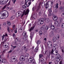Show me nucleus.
Returning <instances> with one entry per match:
<instances>
[{
	"label": "nucleus",
	"instance_id": "4be33fe9",
	"mask_svg": "<svg viewBox=\"0 0 64 64\" xmlns=\"http://www.w3.org/2000/svg\"><path fill=\"white\" fill-rule=\"evenodd\" d=\"M53 41L54 42H55L56 41V37L54 36L53 37Z\"/></svg>",
	"mask_w": 64,
	"mask_h": 64
},
{
	"label": "nucleus",
	"instance_id": "b1692460",
	"mask_svg": "<svg viewBox=\"0 0 64 64\" xmlns=\"http://www.w3.org/2000/svg\"><path fill=\"white\" fill-rule=\"evenodd\" d=\"M40 21H42L44 22V19L43 18H41L39 20V22H40Z\"/></svg>",
	"mask_w": 64,
	"mask_h": 64
},
{
	"label": "nucleus",
	"instance_id": "a18cd8bd",
	"mask_svg": "<svg viewBox=\"0 0 64 64\" xmlns=\"http://www.w3.org/2000/svg\"><path fill=\"white\" fill-rule=\"evenodd\" d=\"M54 13H56L57 12V10H55L54 11Z\"/></svg>",
	"mask_w": 64,
	"mask_h": 64
},
{
	"label": "nucleus",
	"instance_id": "c756f323",
	"mask_svg": "<svg viewBox=\"0 0 64 64\" xmlns=\"http://www.w3.org/2000/svg\"><path fill=\"white\" fill-rule=\"evenodd\" d=\"M34 27H35L34 26H33V27H32V28H31L29 30L30 31H30H32V30H33V29H34Z\"/></svg>",
	"mask_w": 64,
	"mask_h": 64
},
{
	"label": "nucleus",
	"instance_id": "603ef678",
	"mask_svg": "<svg viewBox=\"0 0 64 64\" xmlns=\"http://www.w3.org/2000/svg\"><path fill=\"white\" fill-rule=\"evenodd\" d=\"M12 2L14 3V4H15V2L16 1V0H12Z\"/></svg>",
	"mask_w": 64,
	"mask_h": 64
},
{
	"label": "nucleus",
	"instance_id": "58836bf2",
	"mask_svg": "<svg viewBox=\"0 0 64 64\" xmlns=\"http://www.w3.org/2000/svg\"><path fill=\"white\" fill-rule=\"evenodd\" d=\"M26 57H28L29 56V55L28 53H27L25 55Z\"/></svg>",
	"mask_w": 64,
	"mask_h": 64
},
{
	"label": "nucleus",
	"instance_id": "ddd939ff",
	"mask_svg": "<svg viewBox=\"0 0 64 64\" xmlns=\"http://www.w3.org/2000/svg\"><path fill=\"white\" fill-rule=\"evenodd\" d=\"M7 1H4L2 2V3H1V5H3V4H6L7 3V2L8 1V0H6Z\"/></svg>",
	"mask_w": 64,
	"mask_h": 64
},
{
	"label": "nucleus",
	"instance_id": "864d4df0",
	"mask_svg": "<svg viewBox=\"0 0 64 64\" xmlns=\"http://www.w3.org/2000/svg\"><path fill=\"white\" fill-rule=\"evenodd\" d=\"M26 4L27 7H29V6H30V5H29V4H27V2L26 3V4Z\"/></svg>",
	"mask_w": 64,
	"mask_h": 64
},
{
	"label": "nucleus",
	"instance_id": "79ce46f5",
	"mask_svg": "<svg viewBox=\"0 0 64 64\" xmlns=\"http://www.w3.org/2000/svg\"><path fill=\"white\" fill-rule=\"evenodd\" d=\"M22 8H24V9H25L27 8L26 6L25 5H24L22 6Z\"/></svg>",
	"mask_w": 64,
	"mask_h": 64
},
{
	"label": "nucleus",
	"instance_id": "cd10ccee",
	"mask_svg": "<svg viewBox=\"0 0 64 64\" xmlns=\"http://www.w3.org/2000/svg\"><path fill=\"white\" fill-rule=\"evenodd\" d=\"M42 6L43 7V6H44L45 7V3L44 2H43L42 3Z\"/></svg>",
	"mask_w": 64,
	"mask_h": 64
},
{
	"label": "nucleus",
	"instance_id": "e2e57ef3",
	"mask_svg": "<svg viewBox=\"0 0 64 64\" xmlns=\"http://www.w3.org/2000/svg\"><path fill=\"white\" fill-rule=\"evenodd\" d=\"M6 50V49L5 50H4L3 52V53L4 54V53H5Z\"/></svg>",
	"mask_w": 64,
	"mask_h": 64
},
{
	"label": "nucleus",
	"instance_id": "13d9d810",
	"mask_svg": "<svg viewBox=\"0 0 64 64\" xmlns=\"http://www.w3.org/2000/svg\"><path fill=\"white\" fill-rule=\"evenodd\" d=\"M10 62H13V60L12 59V58H11V59L10 60Z\"/></svg>",
	"mask_w": 64,
	"mask_h": 64
},
{
	"label": "nucleus",
	"instance_id": "9d476101",
	"mask_svg": "<svg viewBox=\"0 0 64 64\" xmlns=\"http://www.w3.org/2000/svg\"><path fill=\"white\" fill-rule=\"evenodd\" d=\"M49 1H48L46 3L45 6L46 9H47V8H48V7H49V4L48 3H49Z\"/></svg>",
	"mask_w": 64,
	"mask_h": 64
},
{
	"label": "nucleus",
	"instance_id": "473e14b6",
	"mask_svg": "<svg viewBox=\"0 0 64 64\" xmlns=\"http://www.w3.org/2000/svg\"><path fill=\"white\" fill-rule=\"evenodd\" d=\"M39 33L40 35H42L43 34V32L41 31H40L39 32Z\"/></svg>",
	"mask_w": 64,
	"mask_h": 64
},
{
	"label": "nucleus",
	"instance_id": "bb28decb",
	"mask_svg": "<svg viewBox=\"0 0 64 64\" xmlns=\"http://www.w3.org/2000/svg\"><path fill=\"white\" fill-rule=\"evenodd\" d=\"M52 45L51 44H48V47L49 48H52Z\"/></svg>",
	"mask_w": 64,
	"mask_h": 64
},
{
	"label": "nucleus",
	"instance_id": "39448f33",
	"mask_svg": "<svg viewBox=\"0 0 64 64\" xmlns=\"http://www.w3.org/2000/svg\"><path fill=\"white\" fill-rule=\"evenodd\" d=\"M21 13H22L21 12H18L16 14V15L17 17H18L19 16H21Z\"/></svg>",
	"mask_w": 64,
	"mask_h": 64
},
{
	"label": "nucleus",
	"instance_id": "3c124183",
	"mask_svg": "<svg viewBox=\"0 0 64 64\" xmlns=\"http://www.w3.org/2000/svg\"><path fill=\"white\" fill-rule=\"evenodd\" d=\"M1 60H2V58H1V55H0V63H1Z\"/></svg>",
	"mask_w": 64,
	"mask_h": 64
},
{
	"label": "nucleus",
	"instance_id": "6e6d98bb",
	"mask_svg": "<svg viewBox=\"0 0 64 64\" xmlns=\"http://www.w3.org/2000/svg\"><path fill=\"white\" fill-rule=\"evenodd\" d=\"M50 54H49L48 55H47V57L48 58H49V59H50Z\"/></svg>",
	"mask_w": 64,
	"mask_h": 64
},
{
	"label": "nucleus",
	"instance_id": "49530a36",
	"mask_svg": "<svg viewBox=\"0 0 64 64\" xmlns=\"http://www.w3.org/2000/svg\"><path fill=\"white\" fill-rule=\"evenodd\" d=\"M5 35H4L2 36V40H3Z\"/></svg>",
	"mask_w": 64,
	"mask_h": 64
},
{
	"label": "nucleus",
	"instance_id": "c9c22d12",
	"mask_svg": "<svg viewBox=\"0 0 64 64\" xmlns=\"http://www.w3.org/2000/svg\"><path fill=\"white\" fill-rule=\"evenodd\" d=\"M50 2L51 4L52 8V7H53V2L52 1H51Z\"/></svg>",
	"mask_w": 64,
	"mask_h": 64
},
{
	"label": "nucleus",
	"instance_id": "0e129e2a",
	"mask_svg": "<svg viewBox=\"0 0 64 64\" xmlns=\"http://www.w3.org/2000/svg\"><path fill=\"white\" fill-rule=\"evenodd\" d=\"M41 29L42 30H45V28L42 27V28H41Z\"/></svg>",
	"mask_w": 64,
	"mask_h": 64
},
{
	"label": "nucleus",
	"instance_id": "c03bdc74",
	"mask_svg": "<svg viewBox=\"0 0 64 64\" xmlns=\"http://www.w3.org/2000/svg\"><path fill=\"white\" fill-rule=\"evenodd\" d=\"M50 33L52 35V36H53V34H54V32L53 31H51L50 32Z\"/></svg>",
	"mask_w": 64,
	"mask_h": 64
},
{
	"label": "nucleus",
	"instance_id": "69168bd1",
	"mask_svg": "<svg viewBox=\"0 0 64 64\" xmlns=\"http://www.w3.org/2000/svg\"><path fill=\"white\" fill-rule=\"evenodd\" d=\"M12 52V50H10L8 52V53H11Z\"/></svg>",
	"mask_w": 64,
	"mask_h": 64
},
{
	"label": "nucleus",
	"instance_id": "0eeeda50",
	"mask_svg": "<svg viewBox=\"0 0 64 64\" xmlns=\"http://www.w3.org/2000/svg\"><path fill=\"white\" fill-rule=\"evenodd\" d=\"M2 15L3 17L5 16V17H6V18H7L9 15V14H8V13H7V14H6L3 13Z\"/></svg>",
	"mask_w": 64,
	"mask_h": 64
},
{
	"label": "nucleus",
	"instance_id": "9b49d317",
	"mask_svg": "<svg viewBox=\"0 0 64 64\" xmlns=\"http://www.w3.org/2000/svg\"><path fill=\"white\" fill-rule=\"evenodd\" d=\"M24 36L23 37V39L25 41H26V40H27V37H28V36L26 35Z\"/></svg>",
	"mask_w": 64,
	"mask_h": 64
},
{
	"label": "nucleus",
	"instance_id": "2f4dec72",
	"mask_svg": "<svg viewBox=\"0 0 64 64\" xmlns=\"http://www.w3.org/2000/svg\"><path fill=\"white\" fill-rule=\"evenodd\" d=\"M51 8H52L48 9V11L49 13H51V12H52V10H51Z\"/></svg>",
	"mask_w": 64,
	"mask_h": 64
},
{
	"label": "nucleus",
	"instance_id": "5fc2aeb1",
	"mask_svg": "<svg viewBox=\"0 0 64 64\" xmlns=\"http://www.w3.org/2000/svg\"><path fill=\"white\" fill-rule=\"evenodd\" d=\"M62 28H64V24H63L62 25Z\"/></svg>",
	"mask_w": 64,
	"mask_h": 64
},
{
	"label": "nucleus",
	"instance_id": "680f3d73",
	"mask_svg": "<svg viewBox=\"0 0 64 64\" xmlns=\"http://www.w3.org/2000/svg\"><path fill=\"white\" fill-rule=\"evenodd\" d=\"M52 15V14L51 12H49L48 15L49 16H51Z\"/></svg>",
	"mask_w": 64,
	"mask_h": 64
},
{
	"label": "nucleus",
	"instance_id": "4468645a",
	"mask_svg": "<svg viewBox=\"0 0 64 64\" xmlns=\"http://www.w3.org/2000/svg\"><path fill=\"white\" fill-rule=\"evenodd\" d=\"M34 33L33 32H32L30 34V38L31 39H32V38H33V35H34Z\"/></svg>",
	"mask_w": 64,
	"mask_h": 64
},
{
	"label": "nucleus",
	"instance_id": "5701e85b",
	"mask_svg": "<svg viewBox=\"0 0 64 64\" xmlns=\"http://www.w3.org/2000/svg\"><path fill=\"white\" fill-rule=\"evenodd\" d=\"M8 41V38H5L4 40L3 41V42L4 43H5V42H6V41Z\"/></svg>",
	"mask_w": 64,
	"mask_h": 64
},
{
	"label": "nucleus",
	"instance_id": "6ab92c4d",
	"mask_svg": "<svg viewBox=\"0 0 64 64\" xmlns=\"http://www.w3.org/2000/svg\"><path fill=\"white\" fill-rule=\"evenodd\" d=\"M57 46H58L56 44L54 45L53 46V49H56V48H57Z\"/></svg>",
	"mask_w": 64,
	"mask_h": 64
},
{
	"label": "nucleus",
	"instance_id": "4c0bfd02",
	"mask_svg": "<svg viewBox=\"0 0 64 64\" xmlns=\"http://www.w3.org/2000/svg\"><path fill=\"white\" fill-rule=\"evenodd\" d=\"M48 28H49V27L48 26H46L45 29L46 30H48Z\"/></svg>",
	"mask_w": 64,
	"mask_h": 64
},
{
	"label": "nucleus",
	"instance_id": "412c9836",
	"mask_svg": "<svg viewBox=\"0 0 64 64\" xmlns=\"http://www.w3.org/2000/svg\"><path fill=\"white\" fill-rule=\"evenodd\" d=\"M59 9L60 10H62L63 11L64 10V6H60V7Z\"/></svg>",
	"mask_w": 64,
	"mask_h": 64
},
{
	"label": "nucleus",
	"instance_id": "37998d69",
	"mask_svg": "<svg viewBox=\"0 0 64 64\" xmlns=\"http://www.w3.org/2000/svg\"><path fill=\"white\" fill-rule=\"evenodd\" d=\"M26 35V32H24L22 34V36H25V35Z\"/></svg>",
	"mask_w": 64,
	"mask_h": 64
},
{
	"label": "nucleus",
	"instance_id": "e433bc0d",
	"mask_svg": "<svg viewBox=\"0 0 64 64\" xmlns=\"http://www.w3.org/2000/svg\"><path fill=\"white\" fill-rule=\"evenodd\" d=\"M7 23L8 25H11V23L10 21H7Z\"/></svg>",
	"mask_w": 64,
	"mask_h": 64
},
{
	"label": "nucleus",
	"instance_id": "09e8293b",
	"mask_svg": "<svg viewBox=\"0 0 64 64\" xmlns=\"http://www.w3.org/2000/svg\"><path fill=\"white\" fill-rule=\"evenodd\" d=\"M39 60H40V58H42V56H43L41 54H40L39 55Z\"/></svg>",
	"mask_w": 64,
	"mask_h": 64
},
{
	"label": "nucleus",
	"instance_id": "a211bd4d",
	"mask_svg": "<svg viewBox=\"0 0 64 64\" xmlns=\"http://www.w3.org/2000/svg\"><path fill=\"white\" fill-rule=\"evenodd\" d=\"M58 22L56 21V22H54V25L55 26L57 27V26L58 27Z\"/></svg>",
	"mask_w": 64,
	"mask_h": 64
},
{
	"label": "nucleus",
	"instance_id": "f257e3e1",
	"mask_svg": "<svg viewBox=\"0 0 64 64\" xmlns=\"http://www.w3.org/2000/svg\"><path fill=\"white\" fill-rule=\"evenodd\" d=\"M25 11H26V9H25L23 12H22V14L21 16V18H22V17L24 16V14L25 15H26L27 14L29 13V9H28L25 12Z\"/></svg>",
	"mask_w": 64,
	"mask_h": 64
},
{
	"label": "nucleus",
	"instance_id": "774afa93",
	"mask_svg": "<svg viewBox=\"0 0 64 64\" xmlns=\"http://www.w3.org/2000/svg\"><path fill=\"white\" fill-rule=\"evenodd\" d=\"M60 64H62V62L61 61L59 62Z\"/></svg>",
	"mask_w": 64,
	"mask_h": 64
},
{
	"label": "nucleus",
	"instance_id": "2eb2a0df",
	"mask_svg": "<svg viewBox=\"0 0 64 64\" xmlns=\"http://www.w3.org/2000/svg\"><path fill=\"white\" fill-rule=\"evenodd\" d=\"M58 19V18H57V16H54L53 17V20L54 21H56Z\"/></svg>",
	"mask_w": 64,
	"mask_h": 64
},
{
	"label": "nucleus",
	"instance_id": "ea45409f",
	"mask_svg": "<svg viewBox=\"0 0 64 64\" xmlns=\"http://www.w3.org/2000/svg\"><path fill=\"white\" fill-rule=\"evenodd\" d=\"M58 4H56V8H58Z\"/></svg>",
	"mask_w": 64,
	"mask_h": 64
},
{
	"label": "nucleus",
	"instance_id": "393cba45",
	"mask_svg": "<svg viewBox=\"0 0 64 64\" xmlns=\"http://www.w3.org/2000/svg\"><path fill=\"white\" fill-rule=\"evenodd\" d=\"M1 62H2V63H6V59H4L2 60H1Z\"/></svg>",
	"mask_w": 64,
	"mask_h": 64
},
{
	"label": "nucleus",
	"instance_id": "bf43d9fd",
	"mask_svg": "<svg viewBox=\"0 0 64 64\" xmlns=\"http://www.w3.org/2000/svg\"><path fill=\"white\" fill-rule=\"evenodd\" d=\"M60 22H62V18H60Z\"/></svg>",
	"mask_w": 64,
	"mask_h": 64
},
{
	"label": "nucleus",
	"instance_id": "f3484780",
	"mask_svg": "<svg viewBox=\"0 0 64 64\" xmlns=\"http://www.w3.org/2000/svg\"><path fill=\"white\" fill-rule=\"evenodd\" d=\"M15 57H16V56H12L11 58L13 62H15V60H16V58H15Z\"/></svg>",
	"mask_w": 64,
	"mask_h": 64
},
{
	"label": "nucleus",
	"instance_id": "052dcab7",
	"mask_svg": "<svg viewBox=\"0 0 64 64\" xmlns=\"http://www.w3.org/2000/svg\"><path fill=\"white\" fill-rule=\"evenodd\" d=\"M61 50H64V46H62L61 47Z\"/></svg>",
	"mask_w": 64,
	"mask_h": 64
},
{
	"label": "nucleus",
	"instance_id": "8fccbe9b",
	"mask_svg": "<svg viewBox=\"0 0 64 64\" xmlns=\"http://www.w3.org/2000/svg\"><path fill=\"white\" fill-rule=\"evenodd\" d=\"M4 0H0V4H1V3H2V2H3Z\"/></svg>",
	"mask_w": 64,
	"mask_h": 64
},
{
	"label": "nucleus",
	"instance_id": "7c9ffc66",
	"mask_svg": "<svg viewBox=\"0 0 64 64\" xmlns=\"http://www.w3.org/2000/svg\"><path fill=\"white\" fill-rule=\"evenodd\" d=\"M40 60L41 61V62L42 63H44V62H45V60H44V59L42 58Z\"/></svg>",
	"mask_w": 64,
	"mask_h": 64
},
{
	"label": "nucleus",
	"instance_id": "f8f14e48",
	"mask_svg": "<svg viewBox=\"0 0 64 64\" xmlns=\"http://www.w3.org/2000/svg\"><path fill=\"white\" fill-rule=\"evenodd\" d=\"M34 0H28L26 2V3H27L28 2H28V4L29 5H30L31 4V1L33 2V1H34Z\"/></svg>",
	"mask_w": 64,
	"mask_h": 64
},
{
	"label": "nucleus",
	"instance_id": "f03ea898",
	"mask_svg": "<svg viewBox=\"0 0 64 64\" xmlns=\"http://www.w3.org/2000/svg\"><path fill=\"white\" fill-rule=\"evenodd\" d=\"M56 54L58 56L56 59V61L58 62H59L60 61V60H61V57L59 54Z\"/></svg>",
	"mask_w": 64,
	"mask_h": 64
},
{
	"label": "nucleus",
	"instance_id": "423d86ee",
	"mask_svg": "<svg viewBox=\"0 0 64 64\" xmlns=\"http://www.w3.org/2000/svg\"><path fill=\"white\" fill-rule=\"evenodd\" d=\"M11 1H10L6 5H5L2 8V10H3L5 9V8H6V6H8V5H10V2Z\"/></svg>",
	"mask_w": 64,
	"mask_h": 64
},
{
	"label": "nucleus",
	"instance_id": "c85d7f7f",
	"mask_svg": "<svg viewBox=\"0 0 64 64\" xmlns=\"http://www.w3.org/2000/svg\"><path fill=\"white\" fill-rule=\"evenodd\" d=\"M45 21L46 23H48L49 21V19L46 18L45 19Z\"/></svg>",
	"mask_w": 64,
	"mask_h": 64
},
{
	"label": "nucleus",
	"instance_id": "aec40b11",
	"mask_svg": "<svg viewBox=\"0 0 64 64\" xmlns=\"http://www.w3.org/2000/svg\"><path fill=\"white\" fill-rule=\"evenodd\" d=\"M36 43L37 45V46L38 47L39 45V44H40V43H41V42L40 41V40H38L37 41Z\"/></svg>",
	"mask_w": 64,
	"mask_h": 64
},
{
	"label": "nucleus",
	"instance_id": "7ed1b4c3",
	"mask_svg": "<svg viewBox=\"0 0 64 64\" xmlns=\"http://www.w3.org/2000/svg\"><path fill=\"white\" fill-rule=\"evenodd\" d=\"M54 53H56V54H57L58 53V51L57 50H53V49H52L51 51L50 52H49V53L51 54V55H52V54H55Z\"/></svg>",
	"mask_w": 64,
	"mask_h": 64
},
{
	"label": "nucleus",
	"instance_id": "f704fd0d",
	"mask_svg": "<svg viewBox=\"0 0 64 64\" xmlns=\"http://www.w3.org/2000/svg\"><path fill=\"white\" fill-rule=\"evenodd\" d=\"M55 58V57L54 56H52V60H54Z\"/></svg>",
	"mask_w": 64,
	"mask_h": 64
},
{
	"label": "nucleus",
	"instance_id": "338daca9",
	"mask_svg": "<svg viewBox=\"0 0 64 64\" xmlns=\"http://www.w3.org/2000/svg\"><path fill=\"white\" fill-rule=\"evenodd\" d=\"M14 32L15 33H17V31L16 30H14Z\"/></svg>",
	"mask_w": 64,
	"mask_h": 64
},
{
	"label": "nucleus",
	"instance_id": "a878e982",
	"mask_svg": "<svg viewBox=\"0 0 64 64\" xmlns=\"http://www.w3.org/2000/svg\"><path fill=\"white\" fill-rule=\"evenodd\" d=\"M14 18H15V16L14 15H13L11 16L10 18V20H12L13 19H14Z\"/></svg>",
	"mask_w": 64,
	"mask_h": 64
},
{
	"label": "nucleus",
	"instance_id": "de8ad7c7",
	"mask_svg": "<svg viewBox=\"0 0 64 64\" xmlns=\"http://www.w3.org/2000/svg\"><path fill=\"white\" fill-rule=\"evenodd\" d=\"M40 23H39L40 24H43V23H44V22H42V21L39 22Z\"/></svg>",
	"mask_w": 64,
	"mask_h": 64
},
{
	"label": "nucleus",
	"instance_id": "6e6552de",
	"mask_svg": "<svg viewBox=\"0 0 64 64\" xmlns=\"http://www.w3.org/2000/svg\"><path fill=\"white\" fill-rule=\"evenodd\" d=\"M22 48L25 51V52H27V50H28V49L27 48H26V47L25 46H24L22 47Z\"/></svg>",
	"mask_w": 64,
	"mask_h": 64
},
{
	"label": "nucleus",
	"instance_id": "20e7f679",
	"mask_svg": "<svg viewBox=\"0 0 64 64\" xmlns=\"http://www.w3.org/2000/svg\"><path fill=\"white\" fill-rule=\"evenodd\" d=\"M25 58L24 56H23H23H20V60L21 61H24L25 60Z\"/></svg>",
	"mask_w": 64,
	"mask_h": 64
},
{
	"label": "nucleus",
	"instance_id": "72a5a7b5",
	"mask_svg": "<svg viewBox=\"0 0 64 64\" xmlns=\"http://www.w3.org/2000/svg\"><path fill=\"white\" fill-rule=\"evenodd\" d=\"M51 28L52 29H54V28H55V27H54V26L53 25H52L51 26Z\"/></svg>",
	"mask_w": 64,
	"mask_h": 64
},
{
	"label": "nucleus",
	"instance_id": "1a4fd4ad",
	"mask_svg": "<svg viewBox=\"0 0 64 64\" xmlns=\"http://www.w3.org/2000/svg\"><path fill=\"white\" fill-rule=\"evenodd\" d=\"M7 44H7L3 46V47H4V48H7V49H6V50H8V49L9 48V44L8 43H7Z\"/></svg>",
	"mask_w": 64,
	"mask_h": 64
},
{
	"label": "nucleus",
	"instance_id": "dca6fc26",
	"mask_svg": "<svg viewBox=\"0 0 64 64\" xmlns=\"http://www.w3.org/2000/svg\"><path fill=\"white\" fill-rule=\"evenodd\" d=\"M39 49V47L38 46H37L36 48H35L34 50V52L36 53H37L38 52V50Z\"/></svg>",
	"mask_w": 64,
	"mask_h": 64
},
{
	"label": "nucleus",
	"instance_id": "a19ab883",
	"mask_svg": "<svg viewBox=\"0 0 64 64\" xmlns=\"http://www.w3.org/2000/svg\"><path fill=\"white\" fill-rule=\"evenodd\" d=\"M3 16L2 14H0V18L1 19H2L3 18Z\"/></svg>",
	"mask_w": 64,
	"mask_h": 64
},
{
	"label": "nucleus",
	"instance_id": "4d7b16f0",
	"mask_svg": "<svg viewBox=\"0 0 64 64\" xmlns=\"http://www.w3.org/2000/svg\"><path fill=\"white\" fill-rule=\"evenodd\" d=\"M7 30L8 32L9 33H10V30L9 29V27H8V28Z\"/></svg>",
	"mask_w": 64,
	"mask_h": 64
}]
</instances>
